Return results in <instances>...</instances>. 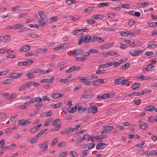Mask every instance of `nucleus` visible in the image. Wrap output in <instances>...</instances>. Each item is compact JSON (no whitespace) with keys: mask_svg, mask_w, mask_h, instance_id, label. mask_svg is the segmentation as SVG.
<instances>
[{"mask_svg":"<svg viewBox=\"0 0 157 157\" xmlns=\"http://www.w3.org/2000/svg\"><path fill=\"white\" fill-rule=\"evenodd\" d=\"M143 51L140 49H132L129 52V54L132 56H138Z\"/></svg>","mask_w":157,"mask_h":157,"instance_id":"1","label":"nucleus"},{"mask_svg":"<svg viewBox=\"0 0 157 157\" xmlns=\"http://www.w3.org/2000/svg\"><path fill=\"white\" fill-rule=\"evenodd\" d=\"M48 142L46 141L43 144H39V147L40 149H42V151H46L48 150Z\"/></svg>","mask_w":157,"mask_h":157,"instance_id":"2","label":"nucleus"},{"mask_svg":"<svg viewBox=\"0 0 157 157\" xmlns=\"http://www.w3.org/2000/svg\"><path fill=\"white\" fill-rule=\"evenodd\" d=\"M39 138V136L36 134L33 137L30 139H28L27 140L29 141L30 144H34L36 143L38 140V138Z\"/></svg>","mask_w":157,"mask_h":157,"instance_id":"3","label":"nucleus"},{"mask_svg":"<svg viewBox=\"0 0 157 157\" xmlns=\"http://www.w3.org/2000/svg\"><path fill=\"white\" fill-rule=\"evenodd\" d=\"M105 129L102 131L101 132V134L104 133H108L109 131H110L111 130H113L114 128L112 126H103Z\"/></svg>","mask_w":157,"mask_h":157,"instance_id":"4","label":"nucleus"},{"mask_svg":"<svg viewBox=\"0 0 157 157\" xmlns=\"http://www.w3.org/2000/svg\"><path fill=\"white\" fill-rule=\"evenodd\" d=\"M81 69L79 67L74 66L71 67L69 69L66 70V72L67 73H70L75 71H78Z\"/></svg>","mask_w":157,"mask_h":157,"instance_id":"5","label":"nucleus"},{"mask_svg":"<svg viewBox=\"0 0 157 157\" xmlns=\"http://www.w3.org/2000/svg\"><path fill=\"white\" fill-rule=\"evenodd\" d=\"M55 78L54 77L52 76L50 79H44L40 80L41 83H52L54 80Z\"/></svg>","mask_w":157,"mask_h":157,"instance_id":"6","label":"nucleus"},{"mask_svg":"<svg viewBox=\"0 0 157 157\" xmlns=\"http://www.w3.org/2000/svg\"><path fill=\"white\" fill-rule=\"evenodd\" d=\"M33 62V60L25 61L23 62H19L17 64L19 66H25L31 64Z\"/></svg>","mask_w":157,"mask_h":157,"instance_id":"7","label":"nucleus"},{"mask_svg":"<svg viewBox=\"0 0 157 157\" xmlns=\"http://www.w3.org/2000/svg\"><path fill=\"white\" fill-rule=\"evenodd\" d=\"M104 80L103 79L98 78L94 81L92 83L93 85L95 86H98L101 84L104 83Z\"/></svg>","mask_w":157,"mask_h":157,"instance_id":"8","label":"nucleus"},{"mask_svg":"<svg viewBox=\"0 0 157 157\" xmlns=\"http://www.w3.org/2000/svg\"><path fill=\"white\" fill-rule=\"evenodd\" d=\"M30 84L28 82L25 83L24 85H21L19 88V90L20 91H22L23 90H25L26 89L30 87Z\"/></svg>","mask_w":157,"mask_h":157,"instance_id":"9","label":"nucleus"},{"mask_svg":"<svg viewBox=\"0 0 157 157\" xmlns=\"http://www.w3.org/2000/svg\"><path fill=\"white\" fill-rule=\"evenodd\" d=\"M22 75V73H13L12 74V75L10 76V77L13 79H17L20 78Z\"/></svg>","mask_w":157,"mask_h":157,"instance_id":"10","label":"nucleus"},{"mask_svg":"<svg viewBox=\"0 0 157 157\" xmlns=\"http://www.w3.org/2000/svg\"><path fill=\"white\" fill-rule=\"evenodd\" d=\"M30 49V46L29 45H25L22 47L19 50V52H27Z\"/></svg>","mask_w":157,"mask_h":157,"instance_id":"11","label":"nucleus"},{"mask_svg":"<svg viewBox=\"0 0 157 157\" xmlns=\"http://www.w3.org/2000/svg\"><path fill=\"white\" fill-rule=\"evenodd\" d=\"M107 145L106 144L102 143H99L96 146V149L97 150L103 149Z\"/></svg>","mask_w":157,"mask_h":157,"instance_id":"12","label":"nucleus"},{"mask_svg":"<svg viewBox=\"0 0 157 157\" xmlns=\"http://www.w3.org/2000/svg\"><path fill=\"white\" fill-rule=\"evenodd\" d=\"M21 6H16L13 7L11 8V10L13 12L14 11H21L22 9Z\"/></svg>","mask_w":157,"mask_h":157,"instance_id":"13","label":"nucleus"},{"mask_svg":"<svg viewBox=\"0 0 157 157\" xmlns=\"http://www.w3.org/2000/svg\"><path fill=\"white\" fill-rule=\"evenodd\" d=\"M52 113V112L51 110H50L48 112L42 113L41 115L42 117H47L51 116Z\"/></svg>","mask_w":157,"mask_h":157,"instance_id":"14","label":"nucleus"},{"mask_svg":"<svg viewBox=\"0 0 157 157\" xmlns=\"http://www.w3.org/2000/svg\"><path fill=\"white\" fill-rule=\"evenodd\" d=\"M120 34L122 36L127 37L129 35L132 36L133 35V33L128 32H123L121 33Z\"/></svg>","mask_w":157,"mask_h":157,"instance_id":"15","label":"nucleus"},{"mask_svg":"<svg viewBox=\"0 0 157 157\" xmlns=\"http://www.w3.org/2000/svg\"><path fill=\"white\" fill-rule=\"evenodd\" d=\"M64 95V94H61L60 93H56L52 94V97L53 98L56 99L61 98Z\"/></svg>","mask_w":157,"mask_h":157,"instance_id":"16","label":"nucleus"},{"mask_svg":"<svg viewBox=\"0 0 157 157\" xmlns=\"http://www.w3.org/2000/svg\"><path fill=\"white\" fill-rule=\"evenodd\" d=\"M10 39V36L9 35H5L3 36L0 37V40L2 42L7 41Z\"/></svg>","mask_w":157,"mask_h":157,"instance_id":"17","label":"nucleus"},{"mask_svg":"<svg viewBox=\"0 0 157 157\" xmlns=\"http://www.w3.org/2000/svg\"><path fill=\"white\" fill-rule=\"evenodd\" d=\"M24 25L21 24H17L13 25V29L17 30L23 28Z\"/></svg>","mask_w":157,"mask_h":157,"instance_id":"18","label":"nucleus"},{"mask_svg":"<svg viewBox=\"0 0 157 157\" xmlns=\"http://www.w3.org/2000/svg\"><path fill=\"white\" fill-rule=\"evenodd\" d=\"M100 137L101 136H95L94 135H92L91 137L90 141L91 142H94L95 141H98L100 140Z\"/></svg>","mask_w":157,"mask_h":157,"instance_id":"19","label":"nucleus"},{"mask_svg":"<svg viewBox=\"0 0 157 157\" xmlns=\"http://www.w3.org/2000/svg\"><path fill=\"white\" fill-rule=\"evenodd\" d=\"M68 109H69V112L71 113H75L76 111L77 108L76 106H74L71 108V107H68Z\"/></svg>","mask_w":157,"mask_h":157,"instance_id":"20","label":"nucleus"},{"mask_svg":"<svg viewBox=\"0 0 157 157\" xmlns=\"http://www.w3.org/2000/svg\"><path fill=\"white\" fill-rule=\"evenodd\" d=\"M98 77L94 75L86 76V80H92L93 79H96Z\"/></svg>","mask_w":157,"mask_h":157,"instance_id":"21","label":"nucleus"},{"mask_svg":"<svg viewBox=\"0 0 157 157\" xmlns=\"http://www.w3.org/2000/svg\"><path fill=\"white\" fill-rule=\"evenodd\" d=\"M155 109V106L153 105H151L146 107L144 110L149 112L152 111Z\"/></svg>","mask_w":157,"mask_h":157,"instance_id":"22","label":"nucleus"},{"mask_svg":"<svg viewBox=\"0 0 157 157\" xmlns=\"http://www.w3.org/2000/svg\"><path fill=\"white\" fill-rule=\"evenodd\" d=\"M94 9V7L93 6H90L86 8L84 10V12L86 13H88L93 10Z\"/></svg>","mask_w":157,"mask_h":157,"instance_id":"23","label":"nucleus"},{"mask_svg":"<svg viewBox=\"0 0 157 157\" xmlns=\"http://www.w3.org/2000/svg\"><path fill=\"white\" fill-rule=\"evenodd\" d=\"M50 105L53 108H58L61 107V103H59L56 104L52 103Z\"/></svg>","mask_w":157,"mask_h":157,"instance_id":"24","label":"nucleus"},{"mask_svg":"<svg viewBox=\"0 0 157 157\" xmlns=\"http://www.w3.org/2000/svg\"><path fill=\"white\" fill-rule=\"evenodd\" d=\"M140 86V83L136 82L133 84L132 86V89L135 90L139 88Z\"/></svg>","mask_w":157,"mask_h":157,"instance_id":"25","label":"nucleus"},{"mask_svg":"<svg viewBox=\"0 0 157 157\" xmlns=\"http://www.w3.org/2000/svg\"><path fill=\"white\" fill-rule=\"evenodd\" d=\"M150 78L149 77H147L146 76H143V75H141L140 76H137L136 77V78L137 79H142L143 80H146Z\"/></svg>","mask_w":157,"mask_h":157,"instance_id":"26","label":"nucleus"},{"mask_svg":"<svg viewBox=\"0 0 157 157\" xmlns=\"http://www.w3.org/2000/svg\"><path fill=\"white\" fill-rule=\"evenodd\" d=\"M111 47V44H109L102 45L100 46L101 49H108Z\"/></svg>","mask_w":157,"mask_h":157,"instance_id":"27","label":"nucleus"},{"mask_svg":"<svg viewBox=\"0 0 157 157\" xmlns=\"http://www.w3.org/2000/svg\"><path fill=\"white\" fill-rule=\"evenodd\" d=\"M65 130L66 133L67 135H70L73 132V130L72 128H67L65 129Z\"/></svg>","mask_w":157,"mask_h":157,"instance_id":"28","label":"nucleus"},{"mask_svg":"<svg viewBox=\"0 0 157 157\" xmlns=\"http://www.w3.org/2000/svg\"><path fill=\"white\" fill-rule=\"evenodd\" d=\"M58 18V17L57 16H55L51 17L49 20V22L50 23H52L56 21L57 20Z\"/></svg>","mask_w":157,"mask_h":157,"instance_id":"29","label":"nucleus"},{"mask_svg":"<svg viewBox=\"0 0 157 157\" xmlns=\"http://www.w3.org/2000/svg\"><path fill=\"white\" fill-rule=\"evenodd\" d=\"M87 109V108L82 106H79L78 107V112L79 113H82Z\"/></svg>","mask_w":157,"mask_h":157,"instance_id":"30","label":"nucleus"},{"mask_svg":"<svg viewBox=\"0 0 157 157\" xmlns=\"http://www.w3.org/2000/svg\"><path fill=\"white\" fill-rule=\"evenodd\" d=\"M114 83L117 85L121 84L122 78L117 79L114 80Z\"/></svg>","mask_w":157,"mask_h":157,"instance_id":"31","label":"nucleus"},{"mask_svg":"<svg viewBox=\"0 0 157 157\" xmlns=\"http://www.w3.org/2000/svg\"><path fill=\"white\" fill-rule=\"evenodd\" d=\"M47 129L42 130L40 131L38 133L36 134V135H37V136H38L39 137H40L42 136V135L44 133L47 131Z\"/></svg>","mask_w":157,"mask_h":157,"instance_id":"32","label":"nucleus"},{"mask_svg":"<svg viewBox=\"0 0 157 157\" xmlns=\"http://www.w3.org/2000/svg\"><path fill=\"white\" fill-rule=\"evenodd\" d=\"M85 37L84 36H82L81 38L79 40L78 44L80 45L83 42H85Z\"/></svg>","mask_w":157,"mask_h":157,"instance_id":"33","label":"nucleus"},{"mask_svg":"<svg viewBox=\"0 0 157 157\" xmlns=\"http://www.w3.org/2000/svg\"><path fill=\"white\" fill-rule=\"evenodd\" d=\"M60 123V121L59 119H57L54 120L52 122V125L55 126Z\"/></svg>","mask_w":157,"mask_h":157,"instance_id":"34","label":"nucleus"},{"mask_svg":"<svg viewBox=\"0 0 157 157\" xmlns=\"http://www.w3.org/2000/svg\"><path fill=\"white\" fill-rule=\"evenodd\" d=\"M97 6L98 7L101 8L102 7H104L108 6L109 5V3H101L98 4Z\"/></svg>","mask_w":157,"mask_h":157,"instance_id":"35","label":"nucleus"},{"mask_svg":"<svg viewBox=\"0 0 157 157\" xmlns=\"http://www.w3.org/2000/svg\"><path fill=\"white\" fill-rule=\"evenodd\" d=\"M17 94V93H13L8 98V99L9 100H12L14 99L16 97Z\"/></svg>","mask_w":157,"mask_h":157,"instance_id":"36","label":"nucleus"},{"mask_svg":"<svg viewBox=\"0 0 157 157\" xmlns=\"http://www.w3.org/2000/svg\"><path fill=\"white\" fill-rule=\"evenodd\" d=\"M101 68L99 67H98V70L96 72V73L98 74H103L105 73V72H103V71H105L104 70H101Z\"/></svg>","mask_w":157,"mask_h":157,"instance_id":"37","label":"nucleus"},{"mask_svg":"<svg viewBox=\"0 0 157 157\" xmlns=\"http://www.w3.org/2000/svg\"><path fill=\"white\" fill-rule=\"evenodd\" d=\"M76 52V55H78L83 53V51L81 49H78L75 50Z\"/></svg>","mask_w":157,"mask_h":157,"instance_id":"38","label":"nucleus"},{"mask_svg":"<svg viewBox=\"0 0 157 157\" xmlns=\"http://www.w3.org/2000/svg\"><path fill=\"white\" fill-rule=\"evenodd\" d=\"M83 139L84 140H85L87 141H89L90 140L91 137L88 135L86 134L84 136Z\"/></svg>","mask_w":157,"mask_h":157,"instance_id":"39","label":"nucleus"},{"mask_svg":"<svg viewBox=\"0 0 157 157\" xmlns=\"http://www.w3.org/2000/svg\"><path fill=\"white\" fill-rule=\"evenodd\" d=\"M83 98L86 99H90L91 98V96L90 94H84L82 96L80 97V99H82Z\"/></svg>","mask_w":157,"mask_h":157,"instance_id":"40","label":"nucleus"},{"mask_svg":"<svg viewBox=\"0 0 157 157\" xmlns=\"http://www.w3.org/2000/svg\"><path fill=\"white\" fill-rule=\"evenodd\" d=\"M47 49L46 48H40L38 51V53L43 54L46 52Z\"/></svg>","mask_w":157,"mask_h":157,"instance_id":"41","label":"nucleus"},{"mask_svg":"<svg viewBox=\"0 0 157 157\" xmlns=\"http://www.w3.org/2000/svg\"><path fill=\"white\" fill-rule=\"evenodd\" d=\"M34 74L33 71H30L27 75V76L30 78H31L33 77V75Z\"/></svg>","mask_w":157,"mask_h":157,"instance_id":"42","label":"nucleus"},{"mask_svg":"<svg viewBox=\"0 0 157 157\" xmlns=\"http://www.w3.org/2000/svg\"><path fill=\"white\" fill-rule=\"evenodd\" d=\"M148 128V125L146 123H144L143 124L140 126V128L143 130H144Z\"/></svg>","mask_w":157,"mask_h":157,"instance_id":"43","label":"nucleus"},{"mask_svg":"<svg viewBox=\"0 0 157 157\" xmlns=\"http://www.w3.org/2000/svg\"><path fill=\"white\" fill-rule=\"evenodd\" d=\"M28 82L30 83V86H31V85H33L34 86V87H37L39 85V83L36 82L34 81L29 82Z\"/></svg>","mask_w":157,"mask_h":157,"instance_id":"44","label":"nucleus"},{"mask_svg":"<svg viewBox=\"0 0 157 157\" xmlns=\"http://www.w3.org/2000/svg\"><path fill=\"white\" fill-rule=\"evenodd\" d=\"M12 82V80L11 79H7L4 81L2 82L3 84H9L11 83Z\"/></svg>","mask_w":157,"mask_h":157,"instance_id":"45","label":"nucleus"},{"mask_svg":"<svg viewBox=\"0 0 157 157\" xmlns=\"http://www.w3.org/2000/svg\"><path fill=\"white\" fill-rule=\"evenodd\" d=\"M44 18H40V20L39 21V25L40 26H43L45 24V23L44 21H43Z\"/></svg>","mask_w":157,"mask_h":157,"instance_id":"46","label":"nucleus"},{"mask_svg":"<svg viewBox=\"0 0 157 157\" xmlns=\"http://www.w3.org/2000/svg\"><path fill=\"white\" fill-rule=\"evenodd\" d=\"M103 17V16H102L100 14H97L94 15L93 16V18L94 19H96L99 18H101V17Z\"/></svg>","mask_w":157,"mask_h":157,"instance_id":"47","label":"nucleus"},{"mask_svg":"<svg viewBox=\"0 0 157 157\" xmlns=\"http://www.w3.org/2000/svg\"><path fill=\"white\" fill-rule=\"evenodd\" d=\"M52 120L50 119H48V120L46 121L44 124V126H49L51 124Z\"/></svg>","mask_w":157,"mask_h":157,"instance_id":"48","label":"nucleus"},{"mask_svg":"<svg viewBox=\"0 0 157 157\" xmlns=\"http://www.w3.org/2000/svg\"><path fill=\"white\" fill-rule=\"evenodd\" d=\"M34 74L37 73H42L43 72V70L40 68H38L35 69L33 71Z\"/></svg>","mask_w":157,"mask_h":157,"instance_id":"49","label":"nucleus"},{"mask_svg":"<svg viewBox=\"0 0 157 157\" xmlns=\"http://www.w3.org/2000/svg\"><path fill=\"white\" fill-rule=\"evenodd\" d=\"M117 54V52H115L113 51H109L107 54H105V56L110 55L112 56L114 55H116Z\"/></svg>","mask_w":157,"mask_h":157,"instance_id":"50","label":"nucleus"},{"mask_svg":"<svg viewBox=\"0 0 157 157\" xmlns=\"http://www.w3.org/2000/svg\"><path fill=\"white\" fill-rule=\"evenodd\" d=\"M95 144L94 143H92L90 144L88 146L87 148L89 150H90L94 147Z\"/></svg>","mask_w":157,"mask_h":157,"instance_id":"51","label":"nucleus"},{"mask_svg":"<svg viewBox=\"0 0 157 157\" xmlns=\"http://www.w3.org/2000/svg\"><path fill=\"white\" fill-rule=\"evenodd\" d=\"M85 42H89L90 41V40L91 39V37L90 36H86L85 37Z\"/></svg>","mask_w":157,"mask_h":157,"instance_id":"52","label":"nucleus"},{"mask_svg":"<svg viewBox=\"0 0 157 157\" xmlns=\"http://www.w3.org/2000/svg\"><path fill=\"white\" fill-rule=\"evenodd\" d=\"M8 71L9 70L8 69L0 71V76H1L6 75L8 72Z\"/></svg>","mask_w":157,"mask_h":157,"instance_id":"53","label":"nucleus"},{"mask_svg":"<svg viewBox=\"0 0 157 157\" xmlns=\"http://www.w3.org/2000/svg\"><path fill=\"white\" fill-rule=\"evenodd\" d=\"M98 36H92V38L91 39V41L92 42H94L98 41Z\"/></svg>","mask_w":157,"mask_h":157,"instance_id":"54","label":"nucleus"},{"mask_svg":"<svg viewBox=\"0 0 157 157\" xmlns=\"http://www.w3.org/2000/svg\"><path fill=\"white\" fill-rule=\"evenodd\" d=\"M99 67L101 68H107L109 67L108 63H106L104 64H101L100 65Z\"/></svg>","mask_w":157,"mask_h":157,"instance_id":"55","label":"nucleus"},{"mask_svg":"<svg viewBox=\"0 0 157 157\" xmlns=\"http://www.w3.org/2000/svg\"><path fill=\"white\" fill-rule=\"evenodd\" d=\"M81 125L80 124H78L76 125L74 128H72L73 132H76L78 130L79 128H80Z\"/></svg>","mask_w":157,"mask_h":157,"instance_id":"56","label":"nucleus"},{"mask_svg":"<svg viewBox=\"0 0 157 157\" xmlns=\"http://www.w3.org/2000/svg\"><path fill=\"white\" fill-rule=\"evenodd\" d=\"M144 141H143L142 143H139L138 144H136L135 146L137 147H140L142 148H143L142 146L144 145Z\"/></svg>","mask_w":157,"mask_h":157,"instance_id":"57","label":"nucleus"},{"mask_svg":"<svg viewBox=\"0 0 157 157\" xmlns=\"http://www.w3.org/2000/svg\"><path fill=\"white\" fill-rule=\"evenodd\" d=\"M58 141V139L56 138L54 139L52 141L51 145V146H54Z\"/></svg>","mask_w":157,"mask_h":157,"instance_id":"58","label":"nucleus"},{"mask_svg":"<svg viewBox=\"0 0 157 157\" xmlns=\"http://www.w3.org/2000/svg\"><path fill=\"white\" fill-rule=\"evenodd\" d=\"M61 49H64L68 47V45L66 44H63L59 46Z\"/></svg>","mask_w":157,"mask_h":157,"instance_id":"59","label":"nucleus"},{"mask_svg":"<svg viewBox=\"0 0 157 157\" xmlns=\"http://www.w3.org/2000/svg\"><path fill=\"white\" fill-rule=\"evenodd\" d=\"M129 80L128 79H126V80H123L122 79V83L121 85L122 86H124L126 84H127L129 81Z\"/></svg>","mask_w":157,"mask_h":157,"instance_id":"60","label":"nucleus"},{"mask_svg":"<svg viewBox=\"0 0 157 157\" xmlns=\"http://www.w3.org/2000/svg\"><path fill=\"white\" fill-rule=\"evenodd\" d=\"M153 67V65L152 64H150L146 68V69L148 71H149L151 70Z\"/></svg>","mask_w":157,"mask_h":157,"instance_id":"61","label":"nucleus"},{"mask_svg":"<svg viewBox=\"0 0 157 157\" xmlns=\"http://www.w3.org/2000/svg\"><path fill=\"white\" fill-rule=\"evenodd\" d=\"M97 112L98 109L96 107L94 106L93 107H92V113L93 114Z\"/></svg>","mask_w":157,"mask_h":157,"instance_id":"62","label":"nucleus"},{"mask_svg":"<svg viewBox=\"0 0 157 157\" xmlns=\"http://www.w3.org/2000/svg\"><path fill=\"white\" fill-rule=\"evenodd\" d=\"M150 153L153 156L157 155V151L155 150L152 151L150 152Z\"/></svg>","mask_w":157,"mask_h":157,"instance_id":"63","label":"nucleus"},{"mask_svg":"<svg viewBox=\"0 0 157 157\" xmlns=\"http://www.w3.org/2000/svg\"><path fill=\"white\" fill-rule=\"evenodd\" d=\"M135 23V21L133 20H130L128 21V24L129 26H132Z\"/></svg>","mask_w":157,"mask_h":157,"instance_id":"64","label":"nucleus"}]
</instances>
